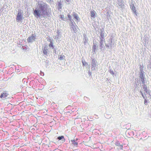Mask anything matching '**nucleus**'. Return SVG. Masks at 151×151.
Listing matches in <instances>:
<instances>
[{
    "label": "nucleus",
    "instance_id": "39448f33",
    "mask_svg": "<svg viewBox=\"0 0 151 151\" xmlns=\"http://www.w3.org/2000/svg\"><path fill=\"white\" fill-rule=\"evenodd\" d=\"M91 65L92 70H95V67L97 65V62L95 61L93 59H92V60Z\"/></svg>",
    "mask_w": 151,
    "mask_h": 151
},
{
    "label": "nucleus",
    "instance_id": "f03ea898",
    "mask_svg": "<svg viewBox=\"0 0 151 151\" xmlns=\"http://www.w3.org/2000/svg\"><path fill=\"white\" fill-rule=\"evenodd\" d=\"M68 19L70 21V25H71V30L72 32L73 33H76L77 31V28L78 27L76 25H75L74 23H75L73 20L71 18V16L68 14Z\"/></svg>",
    "mask_w": 151,
    "mask_h": 151
},
{
    "label": "nucleus",
    "instance_id": "393cba45",
    "mask_svg": "<svg viewBox=\"0 0 151 151\" xmlns=\"http://www.w3.org/2000/svg\"><path fill=\"white\" fill-rule=\"evenodd\" d=\"M135 82H137V83H138V85L139 86L140 85L138 83H139V84L140 85V82L139 80H138V79H135Z\"/></svg>",
    "mask_w": 151,
    "mask_h": 151
},
{
    "label": "nucleus",
    "instance_id": "1a4fd4ad",
    "mask_svg": "<svg viewBox=\"0 0 151 151\" xmlns=\"http://www.w3.org/2000/svg\"><path fill=\"white\" fill-rule=\"evenodd\" d=\"M143 88V91H144V94H147L148 91L147 89L146 86L144 84L142 85Z\"/></svg>",
    "mask_w": 151,
    "mask_h": 151
},
{
    "label": "nucleus",
    "instance_id": "7c9ffc66",
    "mask_svg": "<svg viewBox=\"0 0 151 151\" xmlns=\"http://www.w3.org/2000/svg\"><path fill=\"white\" fill-rule=\"evenodd\" d=\"M88 74L89 76H91V72H90V70L88 71Z\"/></svg>",
    "mask_w": 151,
    "mask_h": 151
},
{
    "label": "nucleus",
    "instance_id": "6ab92c4d",
    "mask_svg": "<svg viewBox=\"0 0 151 151\" xmlns=\"http://www.w3.org/2000/svg\"><path fill=\"white\" fill-rule=\"evenodd\" d=\"M62 7V4L60 2H58V9L59 10L61 9Z\"/></svg>",
    "mask_w": 151,
    "mask_h": 151
},
{
    "label": "nucleus",
    "instance_id": "b1692460",
    "mask_svg": "<svg viewBox=\"0 0 151 151\" xmlns=\"http://www.w3.org/2000/svg\"><path fill=\"white\" fill-rule=\"evenodd\" d=\"M100 36L101 37L100 38V40L101 39H102L103 40L104 39V35L102 33H101L100 34Z\"/></svg>",
    "mask_w": 151,
    "mask_h": 151
},
{
    "label": "nucleus",
    "instance_id": "4c0bfd02",
    "mask_svg": "<svg viewBox=\"0 0 151 151\" xmlns=\"http://www.w3.org/2000/svg\"><path fill=\"white\" fill-rule=\"evenodd\" d=\"M142 93V94H143V93Z\"/></svg>",
    "mask_w": 151,
    "mask_h": 151
},
{
    "label": "nucleus",
    "instance_id": "e433bc0d",
    "mask_svg": "<svg viewBox=\"0 0 151 151\" xmlns=\"http://www.w3.org/2000/svg\"><path fill=\"white\" fill-rule=\"evenodd\" d=\"M136 85H137L138 87V86H137V84H136Z\"/></svg>",
    "mask_w": 151,
    "mask_h": 151
},
{
    "label": "nucleus",
    "instance_id": "9b49d317",
    "mask_svg": "<svg viewBox=\"0 0 151 151\" xmlns=\"http://www.w3.org/2000/svg\"><path fill=\"white\" fill-rule=\"evenodd\" d=\"M73 16L74 17V18L76 19L75 21L78 22L79 20V18L77 14L75 13H73Z\"/></svg>",
    "mask_w": 151,
    "mask_h": 151
},
{
    "label": "nucleus",
    "instance_id": "f8f14e48",
    "mask_svg": "<svg viewBox=\"0 0 151 151\" xmlns=\"http://www.w3.org/2000/svg\"><path fill=\"white\" fill-rule=\"evenodd\" d=\"M91 15L92 17H94L95 15L96 12L94 10H91L90 12Z\"/></svg>",
    "mask_w": 151,
    "mask_h": 151
},
{
    "label": "nucleus",
    "instance_id": "a211bd4d",
    "mask_svg": "<svg viewBox=\"0 0 151 151\" xmlns=\"http://www.w3.org/2000/svg\"><path fill=\"white\" fill-rule=\"evenodd\" d=\"M82 62L83 65L85 66V65H88V68H90V66L88 65V64H87V63L85 61H83L82 60Z\"/></svg>",
    "mask_w": 151,
    "mask_h": 151
},
{
    "label": "nucleus",
    "instance_id": "0eeeda50",
    "mask_svg": "<svg viewBox=\"0 0 151 151\" xmlns=\"http://www.w3.org/2000/svg\"><path fill=\"white\" fill-rule=\"evenodd\" d=\"M22 19V16L21 12V11H19L18 12V14L17 16L16 20L17 21H20Z\"/></svg>",
    "mask_w": 151,
    "mask_h": 151
},
{
    "label": "nucleus",
    "instance_id": "7ed1b4c3",
    "mask_svg": "<svg viewBox=\"0 0 151 151\" xmlns=\"http://www.w3.org/2000/svg\"><path fill=\"white\" fill-rule=\"evenodd\" d=\"M108 43L105 44V46L106 47L109 48L111 49L114 47V42H113L112 38L109 39L108 41Z\"/></svg>",
    "mask_w": 151,
    "mask_h": 151
},
{
    "label": "nucleus",
    "instance_id": "aec40b11",
    "mask_svg": "<svg viewBox=\"0 0 151 151\" xmlns=\"http://www.w3.org/2000/svg\"><path fill=\"white\" fill-rule=\"evenodd\" d=\"M65 58V56L63 55H60L59 57L58 58L60 60H61L64 59Z\"/></svg>",
    "mask_w": 151,
    "mask_h": 151
},
{
    "label": "nucleus",
    "instance_id": "2f4dec72",
    "mask_svg": "<svg viewBox=\"0 0 151 151\" xmlns=\"http://www.w3.org/2000/svg\"><path fill=\"white\" fill-rule=\"evenodd\" d=\"M49 46L50 47H53V43H51L49 45Z\"/></svg>",
    "mask_w": 151,
    "mask_h": 151
},
{
    "label": "nucleus",
    "instance_id": "f3484780",
    "mask_svg": "<svg viewBox=\"0 0 151 151\" xmlns=\"http://www.w3.org/2000/svg\"><path fill=\"white\" fill-rule=\"evenodd\" d=\"M45 47H44L42 49L43 51V53L44 55H47V49L45 48Z\"/></svg>",
    "mask_w": 151,
    "mask_h": 151
},
{
    "label": "nucleus",
    "instance_id": "f257e3e1",
    "mask_svg": "<svg viewBox=\"0 0 151 151\" xmlns=\"http://www.w3.org/2000/svg\"><path fill=\"white\" fill-rule=\"evenodd\" d=\"M50 10V8L48 5L42 0H39L37 7L34 11V14L36 17L41 16L44 18L49 17Z\"/></svg>",
    "mask_w": 151,
    "mask_h": 151
},
{
    "label": "nucleus",
    "instance_id": "c9c22d12",
    "mask_svg": "<svg viewBox=\"0 0 151 151\" xmlns=\"http://www.w3.org/2000/svg\"><path fill=\"white\" fill-rule=\"evenodd\" d=\"M1 95H2V94H5L4 93H1Z\"/></svg>",
    "mask_w": 151,
    "mask_h": 151
},
{
    "label": "nucleus",
    "instance_id": "9d476101",
    "mask_svg": "<svg viewBox=\"0 0 151 151\" xmlns=\"http://www.w3.org/2000/svg\"><path fill=\"white\" fill-rule=\"evenodd\" d=\"M35 39V37L32 35L29 37L27 39V41L29 42H31L33 41V40H34Z\"/></svg>",
    "mask_w": 151,
    "mask_h": 151
},
{
    "label": "nucleus",
    "instance_id": "473e14b6",
    "mask_svg": "<svg viewBox=\"0 0 151 151\" xmlns=\"http://www.w3.org/2000/svg\"><path fill=\"white\" fill-rule=\"evenodd\" d=\"M57 33H58V35L57 36V37H58V36H59V34H60V32H59V30H58V31H57Z\"/></svg>",
    "mask_w": 151,
    "mask_h": 151
},
{
    "label": "nucleus",
    "instance_id": "ddd939ff",
    "mask_svg": "<svg viewBox=\"0 0 151 151\" xmlns=\"http://www.w3.org/2000/svg\"><path fill=\"white\" fill-rule=\"evenodd\" d=\"M109 73L111 74L112 75H115V73L112 70L111 68V67H110L109 68Z\"/></svg>",
    "mask_w": 151,
    "mask_h": 151
},
{
    "label": "nucleus",
    "instance_id": "4be33fe9",
    "mask_svg": "<svg viewBox=\"0 0 151 151\" xmlns=\"http://www.w3.org/2000/svg\"><path fill=\"white\" fill-rule=\"evenodd\" d=\"M96 43H93V50L94 52L96 50Z\"/></svg>",
    "mask_w": 151,
    "mask_h": 151
},
{
    "label": "nucleus",
    "instance_id": "72a5a7b5",
    "mask_svg": "<svg viewBox=\"0 0 151 151\" xmlns=\"http://www.w3.org/2000/svg\"><path fill=\"white\" fill-rule=\"evenodd\" d=\"M41 72V75H42V76H43L44 75V73L43 72H42L41 71H40Z\"/></svg>",
    "mask_w": 151,
    "mask_h": 151
},
{
    "label": "nucleus",
    "instance_id": "bb28decb",
    "mask_svg": "<svg viewBox=\"0 0 151 151\" xmlns=\"http://www.w3.org/2000/svg\"><path fill=\"white\" fill-rule=\"evenodd\" d=\"M6 96V95H1L0 96V98H2L3 97H5L6 96Z\"/></svg>",
    "mask_w": 151,
    "mask_h": 151
},
{
    "label": "nucleus",
    "instance_id": "4468645a",
    "mask_svg": "<svg viewBox=\"0 0 151 151\" xmlns=\"http://www.w3.org/2000/svg\"><path fill=\"white\" fill-rule=\"evenodd\" d=\"M88 42V40L87 38L86 37L85 35H84V44L87 43Z\"/></svg>",
    "mask_w": 151,
    "mask_h": 151
},
{
    "label": "nucleus",
    "instance_id": "dca6fc26",
    "mask_svg": "<svg viewBox=\"0 0 151 151\" xmlns=\"http://www.w3.org/2000/svg\"><path fill=\"white\" fill-rule=\"evenodd\" d=\"M118 4L119 6H122L124 5L123 3L122 2L121 0H119L118 1Z\"/></svg>",
    "mask_w": 151,
    "mask_h": 151
},
{
    "label": "nucleus",
    "instance_id": "5701e85b",
    "mask_svg": "<svg viewBox=\"0 0 151 151\" xmlns=\"http://www.w3.org/2000/svg\"><path fill=\"white\" fill-rule=\"evenodd\" d=\"M143 67L141 65L140 67V72L139 73H144L143 71Z\"/></svg>",
    "mask_w": 151,
    "mask_h": 151
},
{
    "label": "nucleus",
    "instance_id": "c85d7f7f",
    "mask_svg": "<svg viewBox=\"0 0 151 151\" xmlns=\"http://www.w3.org/2000/svg\"><path fill=\"white\" fill-rule=\"evenodd\" d=\"M47 1L48 2L51 3L52 1V0H47Z\"/></svg>",
    "mask_w": 151,
    "mask_h": 151
},
{
    "label": "nucleus",
    "instance_id": "6e6552de",
    "mask_svg": "<svg viewBox=\"0 0 151 151\" xmlns=\"http://www.w3.org/2000/svg\"><path fill=\"white\" fill-rule=\"evenodd\" d=\"M130 6L133 12H134L135 13V14L136 15V16H137V14L136 12L135 8L133 2H132L131 3L130 5Z\"/></svg>",
    "mask_w": 151,
    "mask_h": 151
},
{
    "label": "nucleus",
    "instance_id": "2eb2a0df",
    "mask_svg": "<svg viewBox=\"0 0 151 151\" xmlns=\"http://www.w3.org/2000/svg\"><path fill=\"white\" fill-rule=\"evenodd\" d=\"M71 141L72 142V144H73L74 146H77L78 143L77 142H76L74 139L71 140Z\"/></svg>",
    "mask_w": 151,
    "mask_h": 151
},
{
    "label": "nucleus",
    "instance_id": "cd10ccee",
    "mask_svg": "<svg viewBox=\"0 0 151 151\" xmlns=\"http://www.w3.org/2000/svg\"><path fill=\"white\" fill-rule=\"evenodd\" d=\"M66 1L65 2H68V4H69L70 3V0H65Z\"/></svg>",
    "mask_w": 151,
    "mask_h": 151
},
{
    "label": "nucleus",
    "instance_id": "423d86ee",
    "mask_svg": "<svg viewBox=\"0 0 151 151\" xmlns=\"http://www.w3.org/2000/svg\"><path fill=\"white\" fill-rule=\"evenodd\" d=\"M103 40L102 39H101L100 40L99 45L100 48L102 51H104L105 47L103 44Z\"/></svg>",
    "mask_w": 151,
    "mask_h": 151
},
{
    "label": "nucleus",
    "instance_id": "a878e982",
    "mask_svg": "<svg viewBox=\"0 0 151 151\" xmlns=\"http://www.w3.org/2000/svg\"><path fill=\"white\" fill-rule=\"evenodd\" d=\"M22 48L23 50H27L28 48V46H26V47L22 46Z\"/></svg>",
    "mask_w": 151,
    "mask_h": 151
},
{
    "label": "nucleus",
    "instance_id": "412c9836",
    "mask_svg": "<svg viewBox=\"0 0 151 151\" xmlns=\"http://www.w3.org/2000/svg\"><path fill=\"white\" fill-rule=\"evenodd\" d=\"M58 139L59 140L61 139H64V142L65 141V139L64 138L63 136H59L58 137Z\"/></svg>",
    "mask_w": 151,
    "mask_h": 151
},
{
    "label": "nucleus",
    "instance_id": "c756f323",
    "mask_svg": "<svg viewBox=\"0 0 151 151\" xmlns=\"http://www.w3.org/2000/svg\"><path fill=\"white\" fill-rule=\"evenodd\" d=\"M148 68L151 69V62L149 64L148 66Z\"/></svg>",
    "mask_w": 151,
    "mask_h": 151
},
{
    "label": "nucleus",
    "instance_id": "20e7f679",
    "mask_svg": "<svg viewBox=\"0 0 151 151\" xmlns=\"http://www.w3.org/2000/svg\"><path fill=\"white\" fill-rule=\"evenodd\" d=\"M139 77L142 83H145V77L144 73H143L142 72L139 73Z\"/></svg>",
    "mask_w": 151,
    "mask_h": 151
},
{
    "label": "nucleus",
    "instance_id": "f704fd0d",
    "mask_svg": "<svg viewBox=\"0 0 151 151\" xmlns=\"http://www.w3.org/2000/svg\"><path fill=\"white\" fill-rule=\"evenodd\" d=\"M60 19H62L63 20H64V19H63V17H62V15L60 16Z\"/></svg>",
    "mask_w": 151,
    "mask_h": 151
}]
</instances>
